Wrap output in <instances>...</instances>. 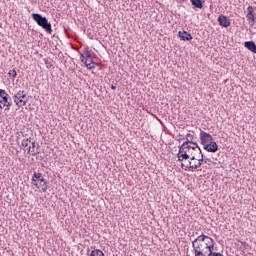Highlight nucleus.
Returning a JSON list of instances; mask_svg holds the SVG:
<instances>
[{"label":"nucleus","instance_id":"obj_1","mask_svg":"<svg viewBox=\"0 0 256 256\" xmlns=\"http://www.w3.org/2000/svg\"><path fill=\"white\" fill-rule=\"evenodd\" d=\"M178 153L183 154L184 159H190V161H195V158H198L199 153H201V147H199V144L197 142L187 140L183 142L181 146H179Z\"/></svg>","mask_w":256,"mask_h":256},{"label":"nucleus","instance_id":"obj_2","mask_svg":"<svg viewBox=\"0 0 256 256\" xmlns=\"http://www.w3.org/2000/svg\"><path fill=\"white\" fill-rule=\"evenodd\" d=\"M192 247L194 249V253H197L198 251L200 253L204 251H213V248L215 247V240L205 234H201L192 241Z\"/></svg>","mask_w":256,"mask_h":256},{"label":"nucleus","instance_id":"obj_3","mask_svg":"<svg viewBox=\"0 0 256 256\" xmlns=\"http://www.w3.org/2000/svg\"><path fill=\"white\" fill-rule=\"evenodd\" d=\"M33 21L37 23L39 27H42L46 33L51 35L53 33V28L51 27V22L47 19V17L39 14V13H32L31 15Z\"/></svg>","mask_w":256,"mask_h":256},{"label":"nucleus","instance_id":"obj_4","mask_svg":"<svg viewBox=\"0 0 256 256\" xmlns=\"http://www.w3.org/2000/svg\"><path fill=\"white\" fill-rule=\"evenodd\" d=\"M177 157L184 171H187V169H191V170L193 169V163L191 162L193 160H191V158H183V154L180 152L177 153Z\"/></svg>","mask_w":256,"mask_h":256},{"label":"nucleus","instance_id":"obj_5","mask_svg":"<svg viewBox=\"0 0 256 256\" xmlns=\"http://www.w3.org/2000/svg\"><path fill=\"white\" fill-rule=\"evenodd\" d=\"M11 105L12 103L9 94L5 90L0 89V109L3 107H11Z\"/></svg>","mask_w":256,"mask_h":256},{"label":"nucleus","instance_id":"obj_6","mask_svg":"<svg viewBox=\"0 0 256 256\" xmlns=\"http://www.w3.org/2000/svg\"><path fill=\"white\" fill-rule=\"evenodd\" d=\"M34 179H36L40 187H42L43 193H47V189L49 188L47 187V180H45L43 174L39 172H34Z\"/></svg>","mask_w":256,"mask_h":256},{"label":"nucleus","instance_id":"obj_7","mask_svg":"<svg viewBox=\"0 0 256 256\" xmlns=\"http://www.w3.org/2000/svg\"><path fill=\"white\" fill-rule=\"evenodd\" d=\"M200 141H201V144L204 147L205 145H208L209 143H212L213 136L211 134L201 130V132H200Z\"/></svg>","mask_w":256,"mask_h":256},{"label":"nucleus","instance_id":"obj_8","mask_svg":"<svg viewBox=\"0 0 256 256\" xmlns=\"http://www.w3.org/2000/svg\"><path fill=\"white\" fill-rule=\"evenodd\" d=\"M218 25H220V27H224L225 29H227V27H231V20L229 19V17L221 14L218 19Z\"/></svg>","mask_w":256,"mask_h":256},{"label":"nucleus","instance_id":"obj_9","mask_svg":"<svg viewBox=\"0 0 256 256\" xmlns=\"http://www.w3.org/2000/svg\"><path fill=\"white\" fill-rule=\"evenodd\" d=\"M203 149L208 153H217V151H219V145L217 144V142L212 140L210 143L205 144Z\"/></svg>","mask_w":256,"mask_h":256},{"label":"nucleus","instance_id":"obj_10","mask_svg":"<svg viewBox=\"0 0 256 256\" xmlns=\"http://www.w3.org/2000/svg\"><path fill=\"white\" fill-rule=\"evenodd\" d=\"M178 37H179L180 41H192V39H193V35H191V33L187 32L185 30L179 31Z\"/></svg>","mask_w":256,"mask_h":256},{"label":"nucleus","instance_id":"obj_11","mask_svg":"<svg viewBox=\"0 0 256 256\" xmlns=\"http://www.w3.org/2000/svg\"><path fill=\"white\" fill-rule=\"evenodd\" d=\"M35 147V142H31L27 148V155H32L33 157L39 155V145L37 146V149H35Z\"/></svg>","mask_w":256,"mask_h":256},{"label":"nucleus","instance_id":"obj_12","mask_svg":"<svg viewBox=\"0 0 256 256\" xmlns=\"http://www.w3.org/2000/svg\"><path fill=\"white\" fill-rule=\"evenodd\" d=\"M253 6H248L247 8V19L248 21H250L251 23V27H253V25H255V14L253 13Z\"/></svg>","mask_w":256,"mask_h":256},{"label":"nucleus","instance_id":"obj_13","mask_svg":"<svg viewBox=\"0 0 256 256\" xmlns=\"http://www.w3.org/2000/svg\"><path fill=\"white\" fill-rule=\"evenodd\" d=\"M81 61H85V59H93V52L89 49V47L84 48L83 53L80 56Z\"/></svg>","mask_w":256,"mask_h":256},{"label":"nucleus","instance_id":"obj_14","mask_svg":"<svg viewBox=\"0 0 256 256\" xmlns=\"http://www.w3.org/2000/svg\"><path fill=\"white\" fill-rule=\"evenodd\" d=\"M244 47L251 51V53H256V44L255 41H246L244 42Z\"/></svg>","mask_w":256,"mask_h":256},{"label":"nucleus","instance_id":"obj_15","mask_svg":"<svg viewBox=\"0 0 256 256\" xmlns=\"http://www.w3.org/2000/svg\"><path fill=\"white\" fill-rule=\"evenodd\" d=\"M82 63H84L85 67H87L90 71L95 69V62L93 61V58H86L84 61H82Z\"/></svg>","mask_w":256,"mask_h":256},{"label":"nucleus","instance_id":"obj_16","mask_svg":"<svg viewBox=\"0 0 256 256\" xmlns=\"http://www.w3.org/2000/svg\"><path fill=\"white\" fill-rule=\"evenodd\" d=\"M13 99H28L27 93H25V91L20 90L13 96Z\"/></svg>","mask_w":256,"mask_h":256},{"label":"nucleus","instance_id":"obj_17","mask_svg":"<svg viewBox=\"0 0 256 256\" xmlns=\"http://www.w3.org/2000/svg\"><path fill=\"white\" fill-rule=\"evenodd\" d=\"M190 2L196 9H203V0H190Z\"/></svg>","mask_w":256,"mask_h":256},{"label":"nucleus","instance_id":"obj_18","mask_svg":"<svg viewBox=\"0 0 256 256\" xmlns=\"http://www.w3.org/2000/svg\"><path fill=\"white\" fill-rule=\"evenodd\" d=\"M194 161H197L198 163H200V165H203V163H205V156L203 155L202 151L199 153L198 158H194Z\"/></svg>","mask_w":256,"mask_h":256},{"label":"nucleus","instance_id":"obj_19","mask_svg":"<svg viewBox=\"0 0 256 256\" xmlns=\"http://www.w3.org/2000/svg\"><path fill=\"white\" fill-rule=\"evenodd\" d=\"M89 256H105V253L99 249L92 250Z\"/></svg>","mask_w":256,"mask_h":256},{"label":"nucleus","instance_id":"obj_20","mask_svg":"<svg viewBox=\"0 0 256 256\" xmlns=\"http://www.w3.org/2000/svg\"><path fill=\"white\" fill-rule=\"evenodd\" d=\"M195 253V256H211V250L209 251H204V252H194Z\"/></svg>","mask_w":256,"mask_h":256},{"label":"nucleus","instance_id":"obj_21","mask_svg":"<svg viewBox=\"0 0 256 256\" xmlns=\"http://www.w3.org/2000/svg\"><path fill=\"white\" fill-rule=\"evenodd\" d=\"M27 101H29V99H20L16 105L17 107H25V105H27Z\"/></svg>","mask_w":256,"mask_h":256},{"label":"nucleus","instance_id":"obj_22","mask_svg":"<svg viewBox=\"0 0 256 256\" xmlns=\"http://www.w3.org/2000/svg\"><path fill=\"white\" fill-rule=\"evenodd\" d=\"M29 145H31V141L29 139H24L22 141V147H25L26 151L29 149Z\"/></svg>","mask_w":256,"mask_h":256},{"label":"nucleus","instance_id":"obj_23","mask_svg":"<svg viewBox=\"0 0 256 256\" xmlns=\"http://www.w3.org/2000/svg\"><path fill=\"white\" fill-rule=\"evenodd\" d=\"M32 185H34L36 189H39V183L37 182V178H35V174L32 176Z\"/></svg>","mask_w":256,"mask_h":256},{"label":"nucleus","instance_id":"obj_24","mask_svg":"<svg viewBox=\"0 0 256 256\" xmlns=\"http://www.w3.org/2000/svg\"><path fill=\"white\" fill-rule=\"evenodd\" d=\"M8 75L9 77H13V79H15V77H17V71L14 69V70H10L8 72Z\"/></svg>","mask_w":256,"mask_h":256},{"label":"nucleus","instance_id":"obj_25","mask_svg":"<svg viewBox=\"0 0 256 256\" xmlns=\"http://www.w3.org/2000/svg\"><path fill=\"white\" fill-rule=\"evenodd\" d=\"M210 256H224V255L219 252H214L213 250H210Z\"/></svg>","mask_w":256,"mask_h":256},{"label":"nucleus","instance_id":"obj_26","mask_svg":"<svg viewBox=\"0 0 256 256\" xmlns=\"http://www.w3.org/2000/svg\"><path fill=\"white\" fill-rule=\"evenodd\" d=\"M201 163H197V164H192V171H193V169H199V167H201Z\"/></svg>","mask_w":256,"mask_h":256},{"label":"nucleus","instance_id":"obj_27","mask_svg":"<svg viewBox=\"0 0 256 256\" xmlns=\"http://www.w3.org/2000/svg\"><path fill=\"white\" fill-rule=\"evenodd\" d=\"M187 139H188L189 141H193V135H192L191 133H188V134L186 135V141H187Z\"/></svg>","mask_w":256,"mask_h":256},{"label":"nucleus","instance_id":"obj_28","mask_svg":"<svg viewBox=\"0 0 256 256\" xmlns=\"http://www.w3.org/2000/svg\"><path fill=\"white\" fill-rule=\"evenodd\" d=\"M36 159H38V161H42L43 160V156H37Z\"/></svg>","mask_w":256,"mask_h":256},{"label":"nucleus","instance_id":"obj_29","mask_svg":"<svg viewBox=\"0 0 256 256\" xmlns=\"http://www.w3.org/2000/svg\"><path fill=\"white\" fill-rule=\"evenodd\" d=\"M207 161H211V160L204 156V163H207Z\"/></svg>","mask_w":256,"mask_h":256},{"label":"nucleus","instance_id":"obj_30","mask_svg":"<svg viewBox=\"0 0 256 256\" xmlns=\"http://www.w3.org/2000/svg\"><path fill=\"white\" fill-rule=\"evenodd\" d=\"M111 89H112L113 91H115V89H117V86L111 85Z\"/></svg>","mask_w":256,"mask_h":256},{"label":"nucleus","instance_id":"obj_31","mask_svg":"<svg viewBox=\"0 0 256 256\" xmlns=\"http://www.w3.org/2000/svg\"><path fill=\"white\" fill-rule=\"evenodd\" d=\"M21 101V99H14V103L17 105V102Z\"/></svg>","mask_w":256,"mask_h":256},{"label":"nucleus","instance_id":"obj_32","mask_svg":"<svg viewBox=\"0 0 256 256\" xmlns=\"http://www.w3.org/2000/svg\"><path fill=\"white\" fill-rule=\"evenodd\" d=\"M3 100V96H0V101Z\"/></svg>","mask_w":256,"mask_h":256}]
</instances>
